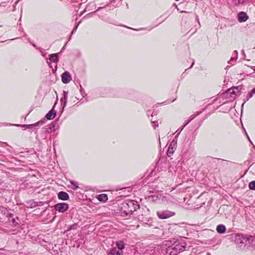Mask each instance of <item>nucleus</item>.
<instances>
[{
    "label": "nucleus",
    "instance_id": "obj_1",
    "mask_svg": "<svg viewBox=\"0 0 255 255\" xmlns=\"http://www.w3.org/2000/svg\"><path fill=\"white\" fill-rule=\"evenodd\" d=\"M175 215V212L168 210L157 212V215L158 217L161 219H168L170 217L174 216Z\"/></svg>",
    "mask_w": 255,
    "mask_h": 255
},
{
    "label": "nucleus",
    "instance_id": "obj_2",
    "mask_svg": "<svg viewBox=\"0 0 255 255\" xmlns=\"http://www.w3.org/2000/svg\"><path fill=\"white\" fill-rule=\"evenodd\" d=\"M54 207L56 211L61 213L66 211L69 208L68 205L64 203L57 204Z\"/></svg>",
    "mask_w": 255,
    "mask_h": 255
},
{
    "label": "nucleus",
    "instance_id": "obj_3",
    "mask_svg": "<svg viewBox=\"0 0 255 255\" xmlns=\"http://www.w3.org/2000/svg\"><path fill=\"white\" fill-rule=\"evenodd\" d=\"M61 78L62 82L65 84L68 83L72 79L70 74L68 72H64L62 74Z\"/></svg>",
    "mask_w": 255,
    "mask_h": 255
},
{
    "label": "nucleus",
    "instance_id": "obj_4",
    "mask_svg": "<svg viewBox=\"0 0 255 255\" xmlns=\"http://www.w3.org/2000/svg\"><path fill=\"white\" fill-rule=\"evenodd\" d=\"M248 18V16L246 12H241L238 15V20L240 22L246 21Z\"/></svg>",
    "mask_w": 255,
    "mask_h": 255
},
{
    "label": "nucleus",
    "instance_id": "obj_5",
    "mask_svg": "<svg viewBox=\"0 0 255 255\" xmlns=\"http://www.w3.org/2000/svg\"><path fill=\"white\" fill-rule=\"evenodd\" d=\"M58 197L62 200H67L69 199V195L65 192L60 191L58 194Z\"/></svg>",
    "mask_w": 255,
    "mask_h": 255
},
{
    "label": "nucleus",
    "instance_id": "obj_6",
    "mask_svg": "<svg viewBox=\"0 0 255 255\" xmlns=\"http://www.w3.org/2000/svg\"><path fill=\"white\" fill-rule=\"evenodd\" d=\"M55 116L56 113L52 109L46 115L45 118L48 120H51L53 119Z\"/></svg>",
    "mask_w": 255,
    "mask_h": 255
},
{
    "label": "nucleus",
    "instance_id": "obj_7",
    "mask_svg": "<svg viewBox=\"0 0 255 255\" xmlns=\"http://www.w3.org/2000/svg\"><path fill=\"white\" fill-rule=\"evenodd\" d=\"M226 227L223 225H219L217 227L216 230L218 233L222 234L224 233L226 231Z\"/></svg>",
    "mask_w": 255,
    "mask_h": 255
},
{
    "label": "nucleus",
    "instance_id": "obj_8",
    "mask_svg": "<svg viewBox=\"0 0 255 255\" xmlns=\"http://www.w3.org/2000/svg\"><path fill=\"white\" fill-rule=\"evenodd\" d=\"M98 199L100 201L106 202L108 200V196L106 194H101L98 195Z\"/></svg>",
    "mask_w": 255,
    "mask_h": 255
},
{
    "label": "nucleus",
    "instance_id": "obj_9",
    "mask_svg": "<svg viewBox=\"0 0 255 255\" xmlns=\"http://www.w3.org/2000/svg\"><path fill=\"white\" fill-rule=\"evenodd\" d=\"M49 59L51 61L53 62H57L58 60V54L55 53L50 55Z\"/></svg>",
    "mask_w": 255,
    "mask_h": 255
},
{
    "label": "nucleus",
    "instance_id": "obj_10",
    "mask_svg": "<svg viewBox=\"0 0 255 255\" xmlns=\"http://www.w3.org/2000/svg\"><path fill=\"white\" fill-rule=\"evenodd\" d=\"M246 241H248L250 244H253L255 241V237L253 236H248L246 237Z\"/></svg>",
    "mask_w": 255,
    "mask_h": 255
},
{
    "label": "nucleus",
    "instance_id": "obj_11",
    "mask_svg": "<svg viewBox=\"0 0 255 255\" xmlns=\"http://www.w3.org/2000/svg\"><path fill=\"white\" fill-rule=\"evenodd\" d=\"M108 255H121V254L116 249H112Z\"/></svg>",
    "mask_w": 255,
    "mask_h": 255
},
{
    "label": "nucleus",
    "instance_id": "obj_12",
    "mask_svg": "<svg viewBox=\"0 0 255 255\" xmlns=\"http://www.w3.org/2000/svg\"><path fill=\"white\" fill-rule=\"evenodd\" d=\"M249 187L251 190H255V181H253L249 183Z\"/></svg>",
    "mask_w": 255,
    "mask_h": 255
},
{
    "label": "nucleus",
    "instance_id": "obj_13",
    "mask_svg": "<svg viewBox=\"0 0 255 255\" xmlns=\"http://www.w3.org/2000/svg\"><path fill=\"white\" fill-rule=\"evenodd\" d=\"M117 246L120 250H122L124 248V245L123 242H117Z\"/></svg>",
    "mask_w": 255,
    "mask_h": 255
},
{
    "label": "nucleus",
    "instance_id": "obj_14",
    "mask_svg": "<svg viewBox=\"0 0 255 255\" xmlns=\"http://www.w3.org/2000/svg\"><path fill=\"white\" fill-rule=\"evenodd\" d=\"M173 147L170 148V147L169 146L168 148V149L167 150V152L168 156H171L172 155V154L173 153Z\"/></svg>",
    "mask_w": 255,
    "mask_h": 255
},
{
    "label": "nucleus",
    "instance_id": "obj_15",
    "mask_svg": "<svg viewBox=\"0 0 255 255\" xmlns=\"http://www.w3.org/2000/svg\"><path fill=\"white\" fill-rule=\"evenodd\" d=\"M44 123V121H40L39 122H38L34 124V126H41L43 125Z\"/></svg>",
    "mask_w": 255,
    "mask_h": 255
},
{
    "label": "nucleus",
    "instance_id": "obj_16",
    "mask_svg": "<svg viewBox=\"0 0 255 255\" xmlns=\"http://www.w3.org/2000/svg\"><path fill=\"white\" fill-rule=\"evenodd\" d=\"M254 94H255V88L252 89L251 92L249 93L250 97L251 98Z\"/></svg>",
    "mask_w": 255,
    "mask_h": 255
},
{
    "label": "nucleus",
    "instance_id": "obj_17",
    "mask_svg": "<svg viewBox=\"0 0 255 255\" xmlns=\"http://www.w3.org/2000/svg\"><path fill=\"white\" fill-rule=\"evenodd\" d=\"M128 204H123V206L121 207L122 210H124V209H126L128 206Z\"/></svg>",
    "mask_w": 255,
    "mask_h": 255
},
{
    "label": "nucleus",
    "instance_id": "obj_18",
    "mask_svg": "<svg viewBox=\"0 0 255 255\" xmlns=\"http://www.w3.org/2000/svg\"><path fill=\"white\" fill-rule=\"evenodd\" d=\"M124 211L126 213V214H128V213H129L130 212H132L131 210H124Z\"/></svg>",
    "mask_w": 255,
    "mask_h": 255
},
{
    "label": "nucleus",
    "instance_id": "obj_19",
    "mask_svg": "<svg viewBox=\"0 0 255 255\" xmlns=\"http://www.w3.org/2000/svg\"><path fill=\"white\" fill-rule=\"evenodd\" d=\"M64 100H66V95L64 94Z\"/></svg>",
    "mask_w": 255,
    "mask_h": 255
},
{
    "label": "nucleus",
    "instance_id": "obj_20",
    "mask_svg": "<svg viewBox=\"0 0 255 255\" xmlns=\"http://www.w3.org/2000/svg\"><path fill=\"white\" fill-rule=\"evenodd\" d=\"M61 101H63V99H62H62H61Z\"/></svg>",
    "mask_w": 255,
    "mask_h": 255
},
{
    "label": "nucleus",
    "instance_id": "obj_21",
    "mask_svg": "<svg viewBox=\"0 0 255 255\" xmlns=\"http://www.w3.org/2000/svg\"><path fill=\"white\" fill-rule=\"evenodd\" d=\"M184 12L183 11H181V12ZM185 12H186V11H184Z\"/></svg>",
    "mask_w": 255,
    "mask_h": 255
},
{
    "label": "nucleus",
    "instance_id": "obj_22",
    "mask_svg": "<svg viewBox=\"0 0 255 255\" xmlns=\"http://www.w3.org/2000/svg\"><path fill=\"white\" fill-rule=\"evenodd\" d=\"M254 70L255 71V69H254Z\"/></svg>",
    "mask_w": 255,
    "mask_h": 255
}]
</instances>
